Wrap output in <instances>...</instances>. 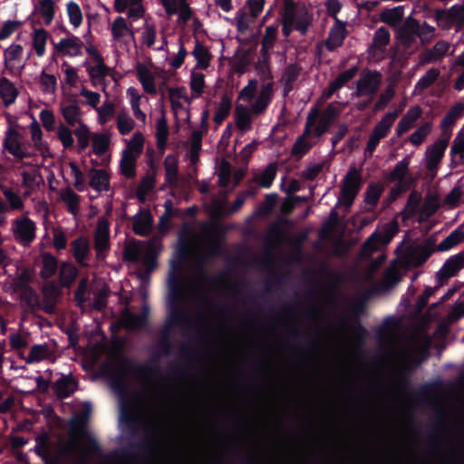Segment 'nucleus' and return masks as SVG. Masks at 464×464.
<instances>
[{"label": "nucleus", "mask_w": 464, "mask_h": 464, "mask_svg": "<svg viewBox=\"0 0 464 464\" xmlns=\"http://www.w3.org/2000/svg\"><path fill=\"white\" fill-rule=\"evenodd\" d=\"M273 95V84L271 82L260 84L257 80H250L238 93V102L235 107L237 128L242 132L252 130L255 117L266 111Z\"/></svg>", "instance_id": "f257e3e1"}, {"label": "nucleus", "mask_w": 464, "mask_h": 464, "mask_svg": "<svg viewBox=\"0 0 464 464\" xmlns=\"http://www.w3.org/2000/svg\"><path fill=\"white\" fill-rule=\"evenodd\" d=\"M111 48L117 55L124 54L130 51L131 44L135 41L132 24L123 16L115 17L109 24Z\"/></svg>", "instance_id": "f03ea898"}, {"label": "nucleus", "mask_w": 464, "mask_h": 464, "mask_svg": "<svg viewBox=\"0 0 464 464\" xmlns=\"http://www.w3.org/2000/svg\"><path fill=\"white\" fill-rule=\"evenodd\" d=\"M160 247V242L157 238L147 243H130L124 250V256L127 260L140 262L150 267L155 265V256Z\"/></svg>", "instance_id": "7ed1b4c3"}, {"label": "nucleus", "mask_w": 464, "mask_h": 464, "mask_svg": "<svg viewBox=\"0 0 464 464\" xmlns=\"http://www.w3.org/2000/svg\"><path fill=\"white\" fill-rule=\"evenodd\" d=\"M450 134L446 137L436 140L434 142L427 146L422 162L431 178L437 174L439 166L440 165L445 151L449 146Z\"/></svg>", "instance_id": "20e7f679"}, {"label": "nucleus", "mask_w": 464, "mask_h": 464, "mask_svg": "<svg viewBox=\"0 0 464 464\" xmlns=\"http://www.w3.org/2000/svg\"><path fill=\"white\" fill-rule=\"evenodd\" d=\"M396 231L397 225L395 222L386 223L380 227L364 243L362 255L370 256L381 246L387 245L395 235Z\"/></svg>", "instance_id": "39448f33"}, {"label": "nucleus", "mask_w": 464, "mask_h": 464, "mask_svg": "<svg viewBox=\"0 0 464 464\" xmlns=\"http://www.w3.org/2000/svg\"><path fill=\"white\" fill-rule=\"evenodd\" d=\"M398 117V111L387 112L378 123L374 126L367 142L364 153L371 156L380 140L385 138L390 132L392 125Z\"/></svg>", "instance_id": "423d86ee"}, {"label": "nucleus", "mask_w": 464, "mask_h": 464, "mask_svg": "<svg viewBox=\"0 0 464 464\" xmlns=\"http://www.w3.org/2000/svg\"><path fill=\"white\" fill-rule=\"evenodd\" d=\"M361 187V175L355 168L349 169L344 177L342 194L338 198V204L344 206L346 208L353 204Z\"/></svg>", "instance_id": "0eeeda50"}, {"label": "nucleus", "mask_w": 464, "mask_h": 464, "mask_svg": "<svg viewBox=\"0 0 464 464\" xmlns=\"http://www.w3.org/2000/svg\"><path fill=\"white\" fill-rule=\"evenodd\" d=\"M94 249L98 259H104L111 249L110 226L106 218H99L94 230Z\"/></svg>", "instance_id": "6e6552de"}, {"label": "nucleus", "mask_w": 464, "mask_h": 464, "mask_svg": "<svg viewBox=\"0 0 464 464\" xmlns=\"http://www.w3.org/2000/svg\"><path fill=\"white\" fill-rule=\"evenodd\" d=\"M382 82V74L377 71H367L362 72L359 80L356 82L355 96L368 95L372 97L379 88Z\"/></svg>", "instance_id": "1a4fd4ad"}, {"label": "nucleus", "mask_w": 464, "mask_h": 464, "mask_svg": "<svg viewBox=\"0 0 464 464\" xmlns=\"http://www.w3.org/2000/svg\"><path fill=\"white\" fill-rule=\"evenodd\" d=\"M59 111L65 122L71 127H73L78 122L83 121L80 104L72 95L65 96L61 100Z\"/></svg>", "instance_id": "9d476101"}, {"label": "nucleus", "mask_w": 464, "mask_h": 464, "mask_svg": "<svg viewBox=\"0 0 464 464\" xmlns=\"http://www.w3.org/2000/svg\"><path fill=\"white\" fill-rule=\"evenodd\" d=\"M419 23L409 16L403 26L397 32V38L399 43L405 48L413 52L418 48L417 37L418 36Z\"/></svg>", "instance_id": "9b49d317"}, {"label": "nucleus", "mask_w": 464, "mask_h": 464, "mask_svg": "<svg viewBox=\"0 0 464 464\" xmlns=\"http://www.w3.org/2000/svg\"><path fill=\"white\" fill-rule=\"evenodd\" d=\"M5 67L14 73H21L24 69L30 53L25 59H23V47L18 44H12L5 50Z\"/></svg>", "instance_id": "f8f14e48"}, {"label": "nucleus", "mask_w": 464, "mask_h": 464, "mask_svg": "<svg viewBox=\"0 0 464 464\" xmlns=\"http://www.w3.org/2000/svg\"><path fill=\"white\" fill-rule=\"evenodd\" d=\"M53 47L59 55L78 57L82 54L84 44L80 37L71 34L53 44Z\"/></svg>", "instance_id": "ddd939ff"}, {"label": "nucleus", "mask_w": 464, "mask_h": 464, "mask_svg": "<svg viewBox=\"0 0 464 464\" xmlns=\"http://www.w3.org/2000/svg\"><path fill=\"white\" fill-rule=\"evenodd\" d=\"M35 224L27 217L13 221V233L14 237L24 244H29L35 237Z\"/></svg>", "instance_id": "4468645a"}, {"label": "nucleus", "mask_w": 464, "mask_h": 464, "mask_svg": "<svg viewBox=\"0 0 464 464\" xmlns=\"http://www.w3.org/2000/svg\"><path fill=\"white\" fill-rule=\"evenodd\" d=\"M319 116V111L318 109L314 108L313 109L306 120V125L304 128V134L296 140L295 143L292 153L295 156H303L304 153L308 151V150L312 147V143L308 142L305 139V137L311 133L312 126L314 124L316 118Z\"/></svg>", "instance_id": "2eb2a0df"}, {"label": "nucleus", "mask_w": 464, "mask_h": 464, "mask_svg": "<svg viewBox=\"0 0 464 464\" xmlns=\"http://www.w3.org/2000/svg\"><path fill=\"white\" fill-rule=\"evenodd\" d=\"M3 146L5 150L15 158L22 159L26 155L20 141V133L14 126H10L6 130Z\"/></svg>", "instance_id": "dca6fc26"}, {"label": "nucleus", "mask_w": 464, "mask_h": 464, "mask_svg": "<svg viewBox=\"0 0 464 464\" xmlns=\"http://www.w3.org/2000/svg\"><path fill=\"white\" fill-rule=\"evenodd\" d=\"M463 267L464 253L453 255L446 260L442 267L438 271L437 278L442 283L443 280L454 276Z\"/></svg>", "instance_id": "f3484780"}, {"label": "nucleus", "mask_w": 464, "mask_h": 464, "mask_svg": "<svg viewBox=\"0 0 464 464\" xmlns=\"http://www.w3.org/2000/svg\"><path fill=\"white\" fill-rule=\"evenodd\" d=\"M126 96L129 100V103L134 117L142 124H145L147 121V115L140 108L142 101L144 100V96L135 87H129L126 91Z\"/></svg>", "instance_id": "a211bd4d"}, {"label": "nucleus", "mask_w": 464, "mask_h": 464, "mask_svg": "<svg viewBox=\"0 0 464 464\" xmlns=\"http://www.w3.org/2000/svg\"><path fill=\"white\" fill-rule=\"evenodd\" d=\"M422 115V109L419 105L411 107L406 113L401 117L396 126V133L398 136H401L411 129L416 121Z\"/></svg>", "instance_id": "6ab92c4d"}, {"label": "nucleus", "mask_w": 464, "mask_h": 464, "mask_svg": "<svg viewBox=\"0 0 464 464\" xmlns=\"http://www.w3.org/2000/svg\"><path fill=\"white\" fill-rule=\"evenodd\" d=\"M346 35L345 23L335 18L334 25L331 27L328 37L325 41V46L329 51H334L339 47Z\"/></svg>", "instance_id": "aec40b11"}, {"label": "nucleus", "mask_w": 464, "mask_h": 464, "mask_svg": "<svg viewBox=\"0 0 464 464\" xmlns=\"http://www.w3.org/2000/svg\"><path fill=\"white\" fill-rule=\"evenodd\" d=\"M84 66L93 85L109 75L110 68L105 64L103 58L94 62H85Z\"/></svg>", "instance_id": "412c9836"}, {"label": "nucleus", "mask_w": 464, "mask_h": 464, "mask_svg": "<svg viewBox=\"0 0 464 464\" xmlns=\"http://www.w3.org/2000/svg\"><path fill=\"white\" fill-rule=\"evenodd\" d=\"M135 71L143 90L147 93H156L157 87L155 83V76L152 71L143 63H137L135 65Z\"/></svg>", "instance_id": "4be33fe9"}, {"label": "nucleus", "mask_w": 464, "mask_h": 464, "mask_svg": "<svg viewBox=\"0 0 464 464\" xmlns=\"http://www.w3.org/2000/svg\"><path fill=\"white\" fill-rule=\"evenodd\" d=\"M72 256L81 266H87V260L91 255V247L89 240L81 237L72 242Z\"/></svg>", "instance_id": "5701e85b"}, {"label": "nucleus", "mask_w": 464, "mask_h": 464, "mask_svg": "<svg viewBox=\"0 0 464 464\" xmlns=\"http://www.w3.org/2000/svg\"><path fill=\"white\" fill-rule=\"evenodd\" d=\"M389 42L390 33L385 27H380L374 33L373 42L369 51L373 56H377L378 59H381L384 54Z\"/></svg>", "instance_id": "b1692460"}, {"label": "nucleus", "mask_w": 464, "mask_h": 464, "mask_svg": "<svg viewBox=\"0 0 464 464\" xmlns=\"http://www.w3.org/2000/svg\"><path fill=\"white\" fill-rule=\"evenodd\" d=\"M152 217L149 210L140 209L134 217L132 227L135 234L147 236L152 227Z\"/></svg>", "instance_id": "393cba45"}, {"label": "nucleus", "mask_w": 464, "mask_h": 464, "mask_svg": "<svg viewBox=\"0 0 464 464\" xmlns=\"http://www.w3.org/2000/svg\"><path fill=\"white\" fill-rule=\"evenodd\" d=\"M464 111V104L462 102H457L453 107L447 112L440 122V129L442 136L446 137L447 134L451 135V127L456 121L462 116Z\"/></svg>", "instance_id": "a878e982"}, {"label": "nucleus", "mask_w": 464, "mask_h": 464, "mask_svg": "<svg viewBox=\"0 0 464 464\" xmlns=\"http://www.w3.org/2000/svg\"><path fill=\"white\" fill-rule=\"evenodd\" d=\"M169 96L172 109L176 112H178L179 110L183 109L186 105H189L194 98L188 95V90L185 87L169 89Z\"/></svg>", "instance_id": "bb28decb"}, {"label": "nucleus", "mask_w": 464, "mask_h": 464, "mask_svg": "<svg viewBox=\"0 0 464 464\" xmlns=\"http://www.w3.org/2000/svg\"><path fill=\"white\" fill-rule=\"evenodd\" d=\"M138 5L139 7L141 8V11H140V13L133 14L132 10H135V5L132 4L131 0H114L113 2L114 10L120 14L126 12L128 18L132 21H137L145 15L143 0H140Z\"/></svg>", "instance_id": "cd10ccee"}, {"label": "nucleus", "mask_w": 464, "mask_h": 464, "mask_svg": "<svg viewBox=\"0 0 464 464\" xmlns=\"http://www.w3.org/2000/svg\"><path fill=\"white\" fill-rule=\"evenodd\" d=\"M157 24L150 18H145L141 26L140 41L142 46L152 47L157 41Z\"/></svg>", "instance_id": "c85d7f7f"}, {"label": "nucleus", "mask_w": 464, "mask_h": 464, "mask_svg": "<svg viewBox=\"0 0 464 464\" xmlns=\"http://www.w3.org/2000/svg\"><path fill=\"white\" fill-rule=\"evenodd\" d=\"M90 186L98 192L108 191L110 188L109 173L105 169H92L89 171Z\"/></svg>", "instance_id": "c756f323"}, {"label": "nucleus", "mask_w": 464, "mask_h": 464, "mask_svg": "<svg viewBox=\"0 0 464 464\" xmlns=\"http://www.w3.org/2000/svg\"><path fill=\"white\" fill-rule=\"evenodd\" d=\"M18 89L6 77L0 78V98L5 107L14 103L18 96Z\"/></svg>", "instance_id": "7c9ffc66"}, {"label": "nucleus", "mask_w": 464, "mask_h": 464, "mask_svg": "<svg viewBox=\"0 0 464 464\" xmlns=\"http://www.w3.org/2000/svg\"><path fill=\"white\" fill-rule=\"evenodd\" d=\"M21 172L23 178V186L26 188L25 194L28 195L42 181L43 179L39 174L38 169L34 166H24Z\"/></svg>", "instance_id": "2f4dec72"}, {"label": "nucleus", "mask_w": 464, "mask_h": 464, "mask_svg": "<svg viewBox=\"0 0 464 464\" xmlns=\"http://www.w3.org/2000/svg\"><path fill=\"white\" fill-rule=\"evenodd\" d=\"M191 53L196 60V66L194 67L196 70H206L208 68L212 59V54L205 45L200 44L198 41H196L194 49Z\"/></svg>", "instance_id": "473e14b6"}, {"label": "nucleus", "mask_w": 464, "mask_h": 464, "mask_svg": "<svg viewBox=\"0 0 464 464\" xmlns=\"http://www.w3.org/2000/svg\"><path fill=\"white\" fill-rule=\"evenodd\" d=\"M450 155L454 165L464 164V130L459 131L452 141Z\"/></svg>", "instance_id": "72a5a7b5"}, {"label": "nucleus", "mask_w": 464, "mask_h": 464, "mask_svg": "<svg viewBox=\"0 0 464 464\" xmlns=\"http://www.w3.org/2000/svg\"><path fill=\"white\" fill-rule=\"evenodd\" d=\"M413 152L403 157L394 167L390 173V179L397 181L401 184L403 183L406 177L409 175V166L411 160Z\"/></svg>", "instance_id": "f704fd0d"}, {"label": "nucleus", "mask_w": 464, "mask_h": 464, "mask_svg": "<svg viewBox=\"0 0 464 464\" xmlns=\"http://www.w3.org/2000/svg\"><path fill=\"white\" fill-rule=\"evenodd\" d=\"M33 121L29 125V130L31 134V139L34 143V146L40 150L42 153H45L48 150V144L43 139V130L39 122L36 119L32 116Z\"/></svg>", "instance_id": "c9c22d12"}, {"label": "nucleus", "mask_w": 464, "mask_h": 464, "mask_svg": "<svg viewBox=\"0 0 464 464\" xmlns=\"http://www.w3.org/2000/svg\"><path fill=\"white\" fill-rule=\"evenodd\" d=\"M145 138L140 131H136L130 140H126L127 147L122 151L138 158L143 151Z\"/></svg>", "instance_id": "e433bc0d"}, {"label": "nucleus", "mask_w": 464, "mask_h": 464, "mask_svg": "<svg viewBox=\"0 0 464 464\" xmlns=\"http://www.w3.org/2000/svg\"><path fill=\"white\" fill-rule=\"evenodd\" d=\"M433 124L430 121L419 126L409 137V141L414 147L420 146L432 132Z\"/></svg>", "instance_id": "4c0bfd02"}, {"label": "nucleus", "mask_w": 464, "mask_h": 464, "mask_svg": "<svg viewBox=\"0 0 464 464\" xmlns=\"http://www.w3.org/2000/svg\"><path fill=\"white\" fill-rule=\"evenodd\" d=\"M77 275L78 271L73 264L69 262L62 263L59 271L60 285L69 287L75 280Z\"/></svg>", "instance_id": "58836bf2"}, {"label": "nucleus", "mask_w": 464, "mask_h": 464, "mask_svg": "<svg viewBox=\"0 0 464 464\" xmlns=\"http://www.w3.org/2000/svg\"><path fill=\"white\" fill-rule=\"evenodd\" d=\"M97 122L105 125L110 122L115 116V105L109 100L102 102L101 106L96 107Z\"/></svg>", "instance_id": "ea45409f"}, {"label": "nucleus", "mask_w": 464, "mask_h": 464, "mask_svg": "<svg viewBox=\"0 0 464 464\" xmlns=\"http://www.w3.org/2000/svg\"><path fill=\"white\" fill-rule=\"evenodd\" d=\"M116 124L120 134L127 135L133 130L135 121L127 111L122 110L117 114Z\"/></svg>", "instance_id": "a19ab883"}, {"label": "nucleus", "mask_w": 464, "mask_h": 464, "mask_svg": "<svg viewBox=\"0 0 464 464\" xmlns=\"http://www.w3.org/2000/svg\"><path fill=\"white\" fill-rule=\"evenodd\" d=\"M51 356L52 352L47 343L35 344L31 348V351L26 358V362H38L49 359Z\"/></svg>", "instance_id": "79ce46f5"}, {"label": "nucleus", "mask_w": 464, "mask_h": 464, "mask_svg": "<svg viewBox=\"0 0 464 464\" xmlns=\"http://www.w3.org/2000/svg\"><path fill=\"white\" fill-rule=\"evenodd\" d=\"M66 14L70 24L74 28L81 26L83 21V14L80 5L74 1H69L66 4Z\"/></svg>", "instance_id": "37998d69"}, {"label": "nucleus", "mask_w": 464, "mask_h": 464, "mask_svg": "<svg viewBox=\"0 0 464 464\" xmlns=\"http://www.w3.org/2000/svg\"><path fill=\"white\" fill-rule=\"evenodd\" d=\"M48 34L44 29H35L32 36L33 48L38 57H42L45 53V46L47 43Z\"/></svg>", "instance_id": "c03bdc74"}, {"label": "nucleus", "mask_w": 464, "mask_h": 464, "mask_svg": "<svg viewBox=\"0 0 464 464\" xmlns=\"http://www.w3.org/2000/svg\"><path fill=\"white\" fill-rule=\"evenodd\" d=\"M189 87L194 93L193 97L198 98L204 92L205 75L196 68L190 72Z\"/></svg>", "instance_id": "a18cd8bd"}, {"label": "nucleus", "mask_w": 464, "mask_h": 464, "mask_svg": "<svg viewBox=\"0 0 464 464\" xmlns=\"http://www.w3.org/2000/svg\"><path fill=\"white\" fill-rule=\"evenodd\" d=\"M276 175V167L274 164H269L261 173L256 175L255 180L259 186L268 188L272 185Z\"/></svg>", "instance_id": "49530a36"}, {"label": "nucleus", "mask_w": 464, "mask_h": 464, "mask_svg": "<svg viewBox=\"0 0 464 464\" xmlns=\"http://www.w3.org/2000/svg\"><path fill=\"white\" fill-rule=\"evenodd\" d=\"M61 199L67 205L68 209L76 215L79 209L80 197L71 188H64L60 192Z\"/></svg>", "instance_id": "de8ad7c7"}, {"label": "nucleus", "mask_w": 464, "mask_h": 464, "mask_svg": "<svg viewBox=\"0 0 464 464\" xmlns=\"http://www.w3.org/2000/svg\"><path fill=\"white\" fill-rule=\"evenodd\" d=\"M36 10L46 24L52 23L55 14L53 0H39Z\"/></svg>", "instance_id": "09e8293b"}, {"label": "nucleus", "mask_w": 464, "mask_h": 464, "mask_svg": "<svg viewBox=\"0 0 464 464\" xmlns=\"http://www.w3.org/2000/svg\"><path fill=\"white\" fill-rule=\"evenodd\" d=\"M56 393L60 398L69 397L76 389L74 381L63 376L55 383Z\"/></svg>", "instance_id": "8fccbe9b"}, {"label": "nucleus", "mask_w": 464, "mask_h": 464, "mask_svg": "<svg viewBox=\"0 0 464 464\" xmlns=\"http://www.w3.org/2000/svg\"><path fill=\"white\" fill-rule=\"evenodd\" d=\"M110 146V136L105 133L92 135V151L97 156L103 155Z\"/></svg>", "instance_id": "3c124183"}, {"label": "nucleus", "mask_w": 464, "mask_h": 464, "mask_svg": "<svg viewBox=\"0 0 464 464\" xmlns=\"http://www.w3.org/2000/svg\"><path fill=\"white\" fill-rule=\"evenodd\" d=\"M74 127L75 130L73 133L77 138L78 146L80 149L84 150L89 145L90 128L83 121L78 122Z\"/></svg>", "instance_id": "603ef678"}, {"label": "nucleus", "mask_w": 464, "mask_h": 464, "mask_svg": "<svg viewBox=\"0 0 464 464\" xmlns=\"http://www.w3.org/2000/svg\"><path fill=\"white\" fill-rule=\"evenodd\" d=\"M168 137L169 127L167 124V120L164 115H161L160 118H158L156 122V138L159 148H163L166 145Z\"/></svg>", "instance_id": "864d4df0"}, {"label": "nucleus", "mask_w": 464, "mask_h": 464, "mask_svg": "<svg viewBox=\"0 0 464 464\" xmlns=\"http://www.w3.org/2000/svg\"><path fill=\"white\" fill-rule=\"evenodd\" d=\"M440 71L437 68L430 69L415 84V90L422 92L430 87L440 76Z\"/></svg>", "instance_id": "5fc2aeb1"}, {"label": "nucleus", "mask_w": 464, "mask_h": 464, "mask_svg": "<svg viewBox=\"0 0 464 464\" xmlns=\"http://www.w3.org/2000/svg\"><path fill=\"white\" fill-rule=\"evenodd\" d=\"M463 239L464 234L461 231L455 229L446 238L439 243L438 250L448 251L459 244Z\"/></svg>", "instance_id": "6e6d98bb"}, {"label": "nucleus", "mask_w": 464, "mask_h": 464, "mask_svg": "<svg viewBox=\"0 0 464 464\" xmlns=\"http://www.w3.org/2000/svg\"><path fill=\"white\" fill-rule=\"evenodd\" d=\"M56 135L64 149H68V148H71L73 146V144H74L73 131L65 124L60 123L57 126Z\"/></svg>", "instance_id": "4d7b16f0"}, {"label": "nucleus", "mask_w": 464, "mask_h": 464, "mask_svg": "<svg viewBox=\"0 0 464 464\" xmlns=\"http://www.w3.org/2000/svg\"><path fill=\"white\" fill-rule=\"evenodd\" d=\"M138 158L122 152L120 161L121 173L127 178H130L135 174V162Z\"/></svg>", "instance_id": "13d9d810"}, {"label": "nucleus", "mask_w": 464, "mask_h": 464, "mask_svg": "<svg viewBox=\"0 0 464 464\" xmlns=\"http://www.w3.org/2000/svg\"><path fill=\"white\" fill-rule=\"evenodd\" d=\"M166 179L169 183H175L178 177V160L175 156L168 155L164 160Z\"/></svg>", "instance_id": "bf43d9fd"}, {"label": "nucleus", "mask_w": 464, "mask_h": 464, "mask_svg": "<svg viewBox=\"0 0 464 464\" xmlns=\"http://www.w3.org/2000/svg\"><path fill=\"white\" fill-rule=\"evenodd\" d=\"M403 15V7L397 6L383 12L382 20L392 26H396L402 20Z\"/></svg>", "instance_id": "052dcab7"}, {"label": "nucleus", "mask_w": 464, "mask_h": 464, "mask_svg": "<svg viewBox=\"0 0 464 464\" xmlns=\"http://www.w3.org/2000/svg\"><path fill=\"white\" fill-rule=\"evenodd\" d=\"M122 324L130 331L140 329L145 322V318L140 315L125 313L121 318Z\"/></svg>", "instance_id": "680f3d73"}, {"label": "nucleus", "mask_w": 464, "mask_h": 464, "mask_svg": "<svg viewBox=\"0 0 464 464\" xmlns=\"http://www.w3.org/2000/svg\"><path fill=\"white\" fill-rule=\"evenodd\" d=\"M294 18V25L295 30L299 31L302 34H304L307 32L308 25L310 24V19L305 11H300L296 14H292Z\"/></svg>", "instance_id": "e2e57ef3"}, {"label": "nucleus", "mask_w": 464, "mask_h": 464, "mask_svg": "<svg viewBox=\"0 0 464 464\" xmlns=\"http://www.w3.org/2000/svg\"><path fill=\"white\" fill-rule=\"evenodd\" d=\"M80 96L85 100L84 102L86 105L93 109L98 107L101 102V94L99 92L89 90L84 86H82L80 90Z\"/></svg>", "instance_id": "0e129e2a"}, {"label": "nucleus", "mask_w": 464, "mask_h": 464, "mask_svg": "<svg viewBox=\"0 0 464 464\" xmlns=\"http://www.w3.org/2000/svg\"><path fill=\"white\" fill-rule=\"evenodd\" d=\"M57 270V260L50 256L46 255L43 258V267L41 270V276L44 278H49Z\"/></svg>", "instance_id": "69168bd1"}, {"label": "nucleus", "mask_w": 464, "mask_h": 464, "mask_svg": "<svg viewBox=\"0 0 464 464\" xmlns=\"http://www.w3.org/2000/svg\"><path fill=\"white\" fill-rule=\"evenodd\" d=\"M357 72L358 67L353 66L340 73L334 81L331 82L332 84L334 85V88H336L337 90L342 88L346 82H348L356 75Z\"/></svg>", "instance_id": "338daca9"}, {"label": "nucleus", "mask_w": 464, "mask_h": 464, "mask_svg": "<svg viewBox=\"0 0 464 464\" xmlns=\"http://www.w3.org/2000/svg\"><path fill=\"white\" fill-rule=\"evenodd\" d=\"M175 14H178V23L182 24H187L194 18L192 9L187 3V0H183L182 3L179 4Z\"/></svg>", "instance_id": "774afa93"}]
</instances>
